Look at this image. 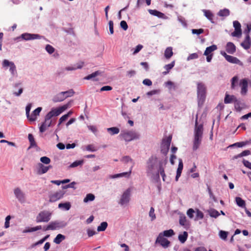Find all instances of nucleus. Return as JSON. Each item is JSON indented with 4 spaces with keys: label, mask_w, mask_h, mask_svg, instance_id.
Wrapping results in <instances>:
<instances>
[{
    "label": "nucleus",
    "mask_w": 251,
    "mask_h": 251,
    "mask_svg": "<svg viewBox=\"0 0 251 251\" xmlns=\"http://www.w3.org/2000/svg\"><path fill=\"white\" fill-rule=\"evenodd\" d=\"M86 150L91 151H97V149L93 145H88L86 146Z\"/></svg>",
    "instance_id": "nucleus-62"
},
{
    "label": "nucleus",
    "mask_w": 251,
    "mask_h": 251,
    "mask_svg": "<svg viewBox=\"0 0 251 251\" xmlns=\"http://www.w3.org/2000/svg\"><path fill=\"white\" fill-rule=\"evenodd\" d=\"M28 138L30 144V147L36 146V142L35 141L33 136L31 134H28Z\"/></svg>",
    "instance_id": "nucleus-47"
},
{
    "label": "nucleus",
    "mask_w": 251,
    "mask_h": 251,
    "mask_svg": "<svg viewBox=\"0 0 251 251\" xmlns=\"http://www.w3.org/2000/svg\"><path fill=\"white\" fill-rule=\"evenodd\" d=\"M95 196L92 194H88L83 200L84 202H88L89 201H93L95 199Z\"/></svg>",
    "instance_id": "nucleus-43"
},
{
    "label": "nucleus",
    "mask_w": 251,
    "mask_h": 251,
    "mask_svg": "<svg viewBox=\"0 0 251 251\" xmlns=\"http://www.w3.org/2000/svg\"><path fill=\"white\" fill-rule=\"evenodd\" d=\"M51 124V121L50 119H47L45 117V122L43 123L39 128L40 131L42 133L45 132L47 128L50 127Z\"/></svg>",
    "instance_id": "nucleus-16"
},
{
    "label": "nucleus",
    "mask_w": 251,
    "mask_h": 251,
    "mask_svg": "<svg viewBox=\"0 0 251 251\" xmlns=\"http://www.w3.org/2000/svg\"><path fill=\"white\" fill-rule=\"evenodd\" d=\"M22 37L25 40H29L39 39L40 38V36L38 34L24 33L22 35Z\"/></svg>",
    "instance_id": "nucleus-19"
},
{
    "label": "nucleus",
    "mask_w": 251,
    "mask_h": 251,
    "mask_svg": "<svg viewBox=\"0 0 251 251\" xmlns=\"http://www.w3.org/2000/svg\"><path fill=\"white\" fill-rule=\"evenodd\" d=\"M14 193L20 202L23 203L25 201V195L19 188H15L14 190Z\"/></svg>",
    "instance_id": "nucleus-12"
},
{
    "label": "nucleus",
    "mask_w": 251,
    "mask_h": 251,
    "mask_svg": "<svg viewBox=\"0 0 251 251\" xmlns=\"http://www.w3.org/2000/svg\"><path fill=\"white\" fill-rule=\"evenodd\" d=\"M100 74V73L99 71H96L94 73H93L92 74L89 75H88L85 77L84 79H87V80L91 79L94 78L96 76H98Z\"/></svg>",
    "instance_id": "nucleus-49"
},
{
    "label": "nucleus",
    "mask_w": 251,
    "mask_h": 251,
    "mask_svg": "<svg viewBox=\"0 0 251 251\" xmlns=\"http://www.w3.org/2000/svg\"><path fill=\"white\" fill-rule=\"evenodd\" d=\"M156 165V161L153 158H150L148 162L147 173L152 175L154 173Z\"/></svg>",
    "instance_id": "nucleus-13"
},
{
    "label": "nucleus",
    "mask_w": 251,
    "mask_h": 251,
    "mask_svg": "<svg viewBox=\"0 0 251 251\" xmlns=\"http://www.w3.org/2000/svg\"><path fill=\"white\" fill-rule=\"evenodd\" d=\"M58 207L59 208H63L66 210H68L71 208V204L70 202H67L65 203H60L58 204Z\"/></svg>",
    "instance_id": "nucleus-38"
},
{
    "label": "nucleus",
    "mask_w": 251,
    "mask_h": 251,
    "mask_svg": "<svg viewBox=\"0 0 251 251\" xmlns=\"http://www.w3.org/2000/svg\"><path fill=\"white\" fill-rule=\"evenodd\" d=\"M179 222L180 225L182 226H186L187 220L185 216H180L179 218Z\"/></svg>",
    "instance_id": "nucleus-52"
},
{
    "label": "nucleus",
    "mask_w": 251,
    "mask_h": 251,
    "mask_svg": "<svg viewBox=\"0 0 251 251\" xmlns=\"http://www.w3.org/2000/svg\"><path fill=\"white\" fill-rule=\"evenodd\" d=\"M204 16L212 23H213V18L214 15L213 13L209 10H203Z\"/></svg>",
    "instance_id": "nucleus-32"
},
{
    "label": "nucleus",
    "mask_w": 251,
    "mask_h": 251,
    "mask_svg": "<svg viewBox=\"0 0 251 251\" xmlns=\"http://www.w3.org/2000/svg\"><path fill=\"white\" fill-rule=\"evenodd\" d=\"M42 110V108L39 107L35 109L30 115L29 114V117H27L28 120L30 121H35L36 120L37 116H38Z\"/></svg>",
    "instance_id": "nucleus-17"
},
{
    "label": "nucleus",
    "mask_w": 251,
    "mask_h": 251,
    "mask_svg": "<svg viewBox=\"0 0 251 251\" xmlns=\"http://www.w3.org/2000/svg\"><path fill=\"white\" fill-rule=\"evenodd\" d=\"M209 214L210 217L217 218L220 215L219 212L215 209H211L209 211Z\"/></svg>",
    "instance_id": "nucleus-45"
},
{
    "label": "nucleus",
    "mask_w": 251,
    "mask_h": 251,
    "mask_svg": "<svg viewBox=\"0 0 251 251\" xmlns=\"http://www.w3.org/2000/svg\"><path fill=\"white\" fill-rule=\"evenodd\" d=\"M107 130V131L112 135L117 134L119 133L120 131L119 128L117 127L108 128Z\"/></svg>",
    "instance_id": "nucleus-36"
},
{
    "label": "nucleus",
    "mask_w": 251,
    "mask_h": 251,
    "mask_svg": "<svg viewBox=\"0 0 251 251\" xmlns=\"http://www.w3.org/2000/svg\"><path fill=\"white\" fill-rule=\"evenodd\" d=\"M248 80L244 78L240 81L239 86L241 87V94L242 95H246L248 92Z\"/></svg>",
    "instance_id": "nucleus-14"
},
{
    "label": "nucleus",
    "mask_w": 251,
    "mask_h": 251,
    "mask_svg": "<svg viewBox=\"0 0 251 251\" xmlns=\"http://www.w3.org/2000/svg\"><path fill=\"white\" fill-rule=\"evenodd\" d=\"M175 234L174 231L173 229H169L165 230L162 233L163 236L171 237Z\"/></svg>",
    "instance_id": "nucleus-41"
},
{
    "label": "nucleus",
    "mask_w": 251,
    "mask_h": 251,
    "mask_svg": "<svg viewBox=\"0 0 251 251\" xmlns=\"http://www.w3.org/2000/svg\"><path fill=\"white\" fill-rule=\"evenodd\" d=\"M65 194L63 190H59L51 193L49 195V201L50 202H55L62 198Z\"/></svg>",
    "instance_id": "nucleus-6"
},
{
    "label": "nucleus",
    "mask_w": 251,
    "mask_h": 251,
    "mask_svg": "<svg viewBox=\"0 0 251 251\" xmlns=\"http://www.w3.org/2000/svg\"><path fill=\"white\" fill-rule=\"evenodd\" d=\"M41 229H42L41 226H38L35 227L29 228L28 229H26L25 232H34V231L40 230Z\"/></svg>",
    "instance_id": "nucleus-51"
},
{
    "label": "nucleus",
    "mask_w": 251,
    "mask_h": 251,
    "mask_svg": "<svg viewBox=\"0 0 251 251\" xmlns=\"http://www.w3.org/2000/svg\"><path fill=\"white\" fill-rule=\"evenodd\" d=\"M175 65V61L172 62L170 64L166 65L164 68L166 70V71L162 73L163 75H166L169 73L170 71L174 67Z\"/></svg>",
    "instance_id": "nucleus-29"
},
{
    "label": "nucleus",
    "mask_w": 251,
    "mask_h": 251,
    "mask_svg": "<svg viewBox=\"0 0 251 251\" xmlns=\"http://www.w3.org/2000/svg\"><path fill=\"white\" fill-rule=\"evenodd\" d=\"M241 101L239 100H237V101L234 102V107L235 109L237 111H240L242 109V108L240 107Z\"/></svg>",
    "instance_id": "nucleus-58"
},
{
    "label": "nucleus",
    "mask_w": 251,
    "mask_h": 251,
    "mask_svg": "<svg viewBox=\"0 0 251 251\" xmlns=\"http://www.w3.org/2000/svg\"><path fill=\"white\" fill-rule=\"evenodd\" d=\"M238 81V77L237 76H234L233 77L231 80V88L234 89L236 86V83Z\"/></svg>",
    "instance_id": "nucleus-42"
},
{
    "label": "nucleus",
    "mask_w": 251,
    "mask_h": 251,
    "mask_svg": "<svg viewBox=\"0 0 251 251\" xmlns=\"http://www.w3.org/2000/svg\"><path fill=\"white\" fill-rule=\"evenodd\" d=\"M173 54L172 47H168L165 50L164 56L166 59L170 58Z\"/></svg>",
    "instance_id": "nucleus-30"
},
{
    "label": "nucleus",
    "mask_w": 251,
    "mask_h": 251,
    "mask_svg": "<svg viewBox=\"0 0 251 251\" xmlns=\"http://www.w3.org/2000/svg\"><path fill=\"white\" fill-rule=\"evenodd\" d=\"M149 216L151 218V220L153 221L156 218V216L154 213V209L151 207L149 212Z\"/></svg>",
    "instance_id": "nucleus-53"
},
{
    "label": "nucleus",
    "mask_w": 251,
    "mask_h": 251,
    "mask_svg": "<svg viewBox=\"0 0 251 251\" xmlns=\"http://www.w3.org/2000/svg\"><path fill=\"white\" fill-rule=\"evenodd\" d=\"M40 161L41 162L45 164H49L50 162V158L47 156H43L41 157Z\"/></svg>",
    "instance_id": "nucleus-55"
},
{
    "label": "nucleus",
    "mask_w": 251,
    "mask_h": 251,
    "mask_svg": "<svg viewBox=\"0 0 251 251\" xmlns=\"http://www.w3.org/2000/svg\"><path fill=\"white\" fill-rule=\"evenodd\" d=\"M203 216H204V215H203V213L201 211L198 209L197 210V214H196V216L195 220L197 221L199 220L202 219L203 218Z\"/></svg>",
    "instance_id": "nucleus-50"
},
{
    "label": "nucleus",
    "mask_w": 251,
    "mask_h": 251,
    "mask_svg": "<svg viewBox=\"0 0 251 251\" xmlns=\"http://www.w3.org/2000/svg\"><path fill=\"white\" fill-rule=\"evenodd\" d=\"M51 213L48 211L43 210L39 212L36 218L37 223L48 222L50 219Z\"/></svg>",
    "instance_id": "nucleus-3"
},
{
    "label": "nucleus",
    "mask_w": 251,
    "mask_h": 251,
    "mask_svg": "<svg viewBox=\"0 0 251 251\" xmlns=\"http://www.w3.org/2000/svg\"><path fill=\"white\" fill-rule=\"evenodd\" d=\"M221 54L225 57L226 60L228 62L233 64H238L240 66L243 65L242 62L237 57L227 55L225 51H221Z\"/></svg>",
    "instance_id": "nucleus-8"
},
{
    "label": "nucleus",
    "mask_w": 251,
    "mask_h": 251,
    "mask_svg": "<svg viewBox=\"0 0 251 251\" xmlns=\"http://www.w3.org/2000/svg\"><path fill=\"white\" fill-rule=\"evenodd\" d=\"M251 143L250 141H245V142H237L232 145L233 146H236L238 148H241L243 146H245L248 144H249Z\"/></svg>",
    "instance_id": "nucleus-46"
},
{
    "label": "nucleus",
    "mask_w": 251,
    "mask_h": 251,
    "mask_svg": "<svg viewBox=\"0 0 251 251\" xmlns=\"http://www.w3.org/2000/svg\"><path fill=\"white\" fill-rule=\"evenodd\" d=\"M2 65L4 68L9 67V71L13 76L17 75L16 67L13 62L9 61L6 59H4L2 61Z\"/></svg>",
    "instance_id": "nucleus-4"
},
{
    "label": "nucleus",
    "mask_w": 251,
    "mask_h": 251,
    "mask_svg": "<svg viewBox=\"0 0 251 251\" xmlns=\"http://www.w3.org/2000/svg\"><path fill=\"white\" fill-rule=\"evenodd\" d=\"M183 165L182 161L181 159H179L178 166V168H177V171H176V181H177L179 177L180 176L181 174L182 173V171L183 169Z\"/></svg>",
    "instance_id": "nucleus-24"
},
{
    "label": "nucleus",
    "mask_w": 251,
    "mask_h": 251,
    "mask_svg": "<svg viewBox=\"0 0 251 251\" xmlns=\"http://www.w3.org/2000/svg\"><path fill=\"white\" fill-rule=\"evenodd\" d=\"M233 26L234 27V31L231 33V35L233 37H236L239 38L242 35L241 25L240 23L237 21H235L233 22Z\"/></svg>",
    "instance_id": "nucleus-10"
},
{
    "label": "nucleus",
    "mask_w": 251,
    "mask_h": 251,
    "mask_svg": "<svg viewBox=\"0 0 251 251\" xmlns=\"http://www.w3.org/2000/svg\"><path fill=\"white\" fill-rule=\"evenodd\" d=\"M241 46L245 50H248L250 48L251 46V39L249 34H247L244 41L241 43Z\"/></svg>",
    "instance_id": "nucleus-18"
},
{
    "label": "nucleus",
    "mask_w": 251,
    "mask_h": 251,
    "mask_svg": "<svg viewBox=\"0 0 251 251\" xmlns=\"http://www.w3.org/2000/svg\"><path fill=\"white\" fill-rule=\"evenodd\" d=\"M39 169L38 171V174L41 175L47 173L48 170L52 168V166L49 165L48 166H45L43 164L39 163L38 164Z\"/></svg>",
    "instance_id": "nucleus-21"
},
{
    "label": "nucleus",
    "mask_w": 251,
    "mask_h": 251,
    "mask_svg": "<svg viewBox=\"0 0 251 251\" xmlns=\"http://www.w3.org/2000/svg\"><path fill=\"white\" fill-rule=\"evenodd\" d=\"M121 27L125 30H126L128 28V25L125 21H122L120 23Z\"/></svg>",
    "instance_id": "nucleus-64"
},
{
    "label": "nucleus",
    "mask_w": 251,
    "mask_h": 251,
    "mask_svg": "<svg viewBox=\"0 0 251 251\" xmlns=\"http://www.w3.org/2000/svg\"><path fill=\"white\" fill-rule=\"evenodd\" d=\"M67 98V96H64L61 92V93L58 94L53 98V101L55 102L62 101L64 100L65 99H66Z\"/></svg>",
    "instance_id": "nucleus-27"
},
{
    "label": "nucleus",
    "mask_w": 251,
    "mask_h": 251,
    "mask_svg": "<svg viewBox=\"0 0 251 251\" xmlns=\"http://www.w3.org/2000/svg\"><path fill=\"white\" fill-rule=\"evenodd\" d=\"M226 51L229 54H233L236 51V46L232 42L227 43L226 46Z\"/></svg>",
    "instance_id": "nucleus-20"
},
{
    "label": "nucleus",
    "mask_w": 251,
    "mask_h": 251,
    "mask_svg": "<svg viewBox=\"0 0 251 251\" xmlns=\"http://www.w3.org/2000/svg\"><path fill=\"white\" fill-rule=\"evenodd\" d=\"M201 138L194 137L193 146V151H196L199 148L201 142Z\"/></svg>",
    "instance_id": "nucleus-26"
},
{
    "label": "nucleus",
    "mask_w": 251,
    "mask_h": 251,
    "mask_svg": "<svg viewBox=\"0 0 251 251\" xmlns=\"http://www.w3.org/2000/svg\"><path fill=\"white\" fill-rule=\"evenodd\" d=\"M237 99L234 95H229L228 94H226L225 96V98L224 99V102L225 103H230L231 102H235L237 101Z\"/></svg>",
    "instance_id": "nucleus-22"
},
{
    "label": "nucleus",
    "mask_w": 251,
    "mask_h": 251,
    "mask_svg": "<svg viewBox=\"0 0 251 251\" xmlns=\"http://www.w3.org/2000/svg\"><path fill=\"white\" fill-rule=\"evenodd\" d=\"M156 243H158L165 248H167L170 244V242L162 235V233L159 234L156 239Z\"/></svg>",
    "instance_id": "nucleus-11"
},
{
    "label": "nucleus",
    "mask_w": 251,
    "mask_h": 251,
    "mask_svg": "<svg viewBox=\"0 0 251 251\" xmlns=\"http://www.w3.org/2000/svg\"><path fill=\"white\" fill-rule=\"evenodd\" d=\"M70 114H71V112H69L68 114L62 116L59 119V122L58 125H60L62 122L65 121L68 119V118L69 117Z\"/></svg>",
    "instance_id": "nucleus-56"
},
{
    "label": "nucleus",
    "mask_w": 251,
    "mask_h": 251,
    "mask_svg": "<svg viewBox=\"0 0 251 251\" xmlns=\"http://www.w3.org/2000/svg\"><path fill=\"white\" fill-rule=\"evenodd\" d=\"M66 226L65 224L62 223H59L57 222H52L50 223L47 226L44 227L43 229L44 230H55L64 227Z\"/></svg>",
    "instance_id": "nucleus-9"
},
{
    "label": "nucleus",
    "mask_w": 251,
    "mask_h": 251,
    "mask_svg": "<svg viewBox=\"0 0 251 251\" xmlns=\"http://www.w3.org/2000/svg\"><path fill=\"white\" fill-rule=\"evenodd\" d=\"M83 162V160L75 161L70 165V167L74 168V167H77L79 165H82Z\"/></svg>",
    "instance_id": "nucleus-54"
},
{
    "label": "nucleus",
    "mask_w": 251,
    "mask_h": 251,
    "mask_svg": "<svg viewBox=\"0 0 251 251\" xmlns=\"http://www.w3.org/2000/svg\"><path fill=\"white\" fill-rule=\"evenodd\" d=\"M229 10L227 9H224L221 10L219 13L218 15L221 17H226L229 15Z\"/></svg>",
    "instance_id": "nucleus-40"
},
{
    "label": "nucleus",
    "mask_w": 251,
    "mask_h": 251,
    "mask_svg": "<svg viewBox=\"0 0 251 251\" xmlns=\"http://www.w3.org/2000/svg\"><path fill=\"white\" fill-rule=\"evenodd\" d=\"M108 224L106 222H102L100 225L98 227L97 230L98 231H104L107 228Z\"/></svg>",
    "instance_id": "nucleus-39"
},
{
    "label": "nucleus",
    "mask_w": 251,
    "mask_h": 251,
    "mask_svg": "<svg viewBox=\"0 0 251 251\" xmlns=\"http://www.w3.org/2000/svg\"><path fill=\"white\" fill-rule=\"evenodd\" d=\"M251 154V152L250 150H245L243 151L241 153L238 154L236 156L234 157L235 158H237L239 157H242L243 156H247Z\"/></svg>",
    "instance_id": "nucleus-44"
},
{
    "label": "nucleus",
    "mask_w": 251,
    "mask_h": 251,
    "mask_svg": "<svg viewBox=\"0 0 251 251\" xmlns=\"http://www.w3.org/2000/svg\"><path fill=\"white\" fill-rule=\"evenodd\" d=\"M122 161L125 163H127L128 162H130L131 164L130 169L128 172L129 174H130L131 173V170L134 165V162L132 160V159L128 156H124L122 158Z\"/></svg>",
    "instance_id": "nucleus-28"
},
{
    "label": "nucleus",
    "mask_w": 251,
    "mask_h": 251,
    "mask_svg": "<svg viewBox=\"0 0 251 251\" xmlns=\"http://www.w3.org/2000/svg\"><path fill=\"white\" fill-rule=\"evenodd\" d=\"M227 234V232L223 230H221L219 233L220 238L224 240L226 239Z\"/></svg>",
    "instance_id": "nucleus-57"
},
{
    "label": "nucleus",
    "mask_w": 251,
    "mask_h": 251,
    "mask_svg": "<svg viewBox=\"0 0 251 251\" xmlns=\"http://www.w3.org/2000/svg\"><path fill=\"white\" fill-rule=\"evenodd\" d=\"M119 136L125 141L129 142L138 139L139 135L135 131L123 130L121 131Z\"/></svg>",
    "instance_id": "nucleus-2"
},
{
    "label": "nucleus",
    "mask_w": 251,
    "mask_h": 251,
    "mask_svg": "<svg viewBox=\"0 0 251 251\" xmlns=\"http://www.w3.org/2000/svg\"><path fill=\"white\" fill-rule=\"evenodd\" d=\"M206 87L202 82L197 83V98L199 107L203 105L206 98Z\"/></svg>",
    "instance_id": "nucleus-1"
},
{
    "label": "nucleus",
    "mask_w": 251,
    "mask_h": 251,
    "mask_svg": "<svg viewBox=\"0 0 251 251\" xmlns=\"http://www.w3.org/2000/svg\"><path fill=\"white\" fill-rule=\"evenodd\" d=\"M62 93L64 96H67V98L72 96L74 94V92L73 91V90H70L65 92H62Z\"/></svg>",
    "instance_id": "nucleus-59"
},
{
    "label": "nucleus",
    "mask_w": 251,
    "mask_h": 251,
    "mask_svg": "<svg viewBox=\"0 0 251 251\" xmlns=\"http://www.w3.org/2000/svg\"><path fill=\"white\" fill-rule=\"evenodd\" d=\"M188 237V233L186 231H184L183 234L178 235V240L181 243H184L187 240Z\"/></svg>",
    "instance_id": "nucleus-34"
},
{
    "label": "nucleus",
    "mask_w": 251,
    "mask_h": 251,
    "mask_svg": "<svg viewBox=\"0 0 251 251\" xmlns=\"http://www.w3.org/2000/svg\"><path fill=\"white\" fill-rule=\"evenodd\" d=\"M236 202L238 206L242 207H245V202L241 198H236Z\"/></svg>",
    "instance_id": "nucleus-48"
},
{
    "label": "nucleus",
    "mask_w": 251,
    "mask_h": 251,
    "mask_svg": "<svg viewBox=\"0 0 251 251\" xmlns=\"http://www.w3.org/2000/svg\"><path fill=\"white\" fill-rule=\"evenodd\" d=\"M203 32H204V30L202 28L192 29V33L193 34H196L197 35H199V34L203 33Z\"/></svg>",
    "instance_id": "nucleus-60"
},
{
    "label": "nucleus",
    "mask_w": 251,
    "mask_h": 251,
    "mask_svg": "<svg viewBox=\"0 0 251 251\" xmlns=\"http://www.w3.org/2000/svg\"><path fill=\"white\" fill-rule=\"evenodd\" d=\"M217 49V46L215 45H213L209 46L208 47H207L206 48V50H205L203 54L204 55H213L212 52L213 51H215V50H216Z\"/></svg>",
    "instance_id": "nucleus-25"
},
{
    "label": "nucleus",
    "mask_w": 251,
    "mask_h": 251,
    "mask_svg": "<svg viewBox=\"0 0 251 251\" xmlns=\"http://www.w3.org/2000/svg\"><path fill=\"white\" fill-rule=\"evenodd\" d=\"M49 237V235H48L38 242L32 244L30 246L31 248H33L37 245L43 244L48 238Z\"/></svg>",
    "instance_id": "nucleus-37"
},
{
    "label": "nucleus",
    "mask_w": 251,
    "mask_h": 251,
    "mask_svg": "<svg viewBox=\"0 0 251 251\" xmlns=\"http://www.w3.org/2000/svg\"><path fill=\"white\" fill-rule=\"evenodd\" d=\"M203 125L202 124L198 125V115L196 116L194 129V137L201 138L203 134Z\"/></svg>",
    "instance_id": "nucleus-5"
},
{
    "label": "nucleus",
    "mask_w": 251,
    "mask_h": 251,
    "mask_svg": "<svg viewBox=\"0 0 251 251\" xmlns=\"http://www.w3.org/2000/svg\"><path fill=\"white\" fill-rule=\"evenodd\" d=\"M65 239V236L62 234H58L54 239L53 242L56 244H59Z\"/></svg>",
    "instance_id": "nucleus-33"
},
{
    "label": "nucleus",
    "mask_w": 251,
    "mask_h": 251,
    "mask_svg": "<svg viewBox=\"0 0 251 251\" xmlns=\"http://www.w3.org/2000/svg\"><path fill=\"white\" fill-rule=\"evenodd\" d=\"M148 11L149 13L151 14V15L157 16L159 18H163V17L164 15V14L163 13L159 12L156 10L149 9Z\"/></svg>",
    "instance_id": "nucleus-31"
},
{
    "label": "nucleus",
    "mask_w": 251,
    "mask_h": 251,
    "mask_svg": "<svg viewBox=\"0 0 251 251\" xmlns=\"http://www.w3.org/2000/svg\"><path fill=\"white\" fill-rule=\"evenodd\" d=\"M60 114V112L59 111V110L57 109V108H54L51 109L50 111L46 116L47 119H50L54 117V116H57Z\"/></svg>",
    "instance_id": "nucleus-23"
},
{
    "label": "nucleus",
    "mask_w": 251,
    "mask_h": 251,
    "mask_svg": "<svg viewBox=\"0 0 251 251\" xmlns=\"http://www.w3.org/2000/svg\"><path fill=\"white\" fill-rule=\"evenodd\" d=\"M128 174V175H129L130 174H129L128 173H120V174H116V175H113V176H110V178H117V177H122V176H125L126 175Z\"/></svg>",
    "instance_id": "nucleus-61"
},
{
    "label": "nucleus",
    "mask_w": 251,
    "mask_h": 251,
    "mask_svg": "<svg viewBox=\"0 0 251 251\" xmlns=\"http://www.w3.org/2000/svg\"><path fill=\"white\" fill-rule=\"evenodd\" d=\"M130 199V190L129 189L126 190L122 195L121 199L120 200V203L121 205L127 203Z\"/></svg>",
    "instance_id": "nucleus-15"
},
{
    "label": "nucleus",
    "mask_w": 251,
    "mask_h": 251,
    "mask_svg": "<svg viewBox=\"0 0 251 251\" xmlns=\"http://www.w3.org/2000/svg\"><path fill=\"white\" fill-rule=\"evenodd\" d=\"M83 64H84V62H79L77 63H76L75 65V67H68L67 68V70H69V71H72V70H76L77 69H81L83 66Z\"/></svg>",
    "instance_id": "nucleus-35"
},
{
    "label": "nucleus",
    "mask_w": 251,
    "mask_h": 251,
    "mask_svg": "<svg viewBox=\"0 0 251 251\" xmlns=\"http://www.w3.org/2000/svg\"><path fill=\"white\" fill-rule=\"evenodd\" d=\"M171 140V136H169L166 139L163 140L161 146V151L162 153L166 154L168 152L170 148Z\"/></svg>",
    "instance_id": "nucleus-7"
},
{
    "label": "nucleus",
    "mask_w": 251,
    "mask_h": 251,
    "mask_svg": "<svg viewBox=\"0 0 251 251\" xmlns=\"http://www.w3.org/2000/svg\"><path fill=\"white\" fill-rule=\"evenodd\" d=\"M46 50L50 54H51L54 51V49L50 45H47L46 46Z\"/></svg>",
    "instance_id": "nucleus-63"
}]
</instances>
